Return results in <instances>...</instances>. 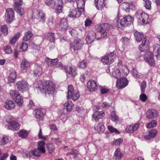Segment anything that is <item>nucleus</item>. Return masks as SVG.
Instances as JSON below:
<instances>
[{
    "label": "nucleus",
    "instance_id": "obj_1",
    "mask_svg": "<svg viewBox=\"0 0 160 160\" xmlns=\"http://www.w3.org/2000/svg\"><path fill=\"white\" fill-rule=\"evenodd\" d=\"M134 37L138 42H140L143 38L141 44L139 47V50L146 53L144 54V59L150 66H154L155 63L153 58V56H155L158 60H160V47L157 44L153 47L152 53V52H147L149 47L148 38L147 37H144V35L137 31L134 33Z\"/></svg>",
    "mask_w": 160,
    "mask_h": 160
},
{
    "label": "nucleus",
    "instance_id": "obj_2",
    "mask_svg": "<svg viewBox=\"0 0 160 160\" xmlns=\"http://www.w3.org/2000/svg\"><path fill=\"white\" fill-rule=\"evenodd\" d=\"M50 81L37 82L36 88L39 90L41 93H44L46 97L50 96Z\"/></svg>",
    "mask_w": 160,
    "mask_h": 160
},
{
    "label": "nucleus",
    "instance_id": "obj_3",
    "mask_svg": "<svg viewBox=\"0 0 160 160\" xmlns=\"http://www.w3.org/2000/svg\"><path fill=\"white\" fill-rule=\"evenodd\" d=\"M133 20V17L129 15L126 16L121 19H118L117 24H116V25L118 28L122 29L125 27L132 24Z\"/></svg>",
    "mask_w": 160,
    "mask_h": 160
},
{
    "label": "nucleus",
    "instance_id": "obj_4",
    "mask_svg": "<svg viewBox=\"0 0 160 160\" xmlns=\"http://www.w3.org/2000/svg\"><path fill=\"white\" fill-rule=\"evenodd\" d=\"M116 57L114 52L106 53L102 56L101 59V61L103 64L109 65L114 62V59Z\"/></svg>",
    "mask_w": 160,
    "mask_h": 160
},
{
    "label": "nucleus",
    "instance_id": "obj_5",
    "mask_svg": "<svg viewBox=\"0 0 160 160\" xmlns=\"http://www.w3.org/2000/svg\"><path fill=\"white\" fill-rule=\"evenodd\" d=\"M135 16L138 20V22L140 24H144L148 18V15L141 10H138L135 13Z\"/></svg>",
    "mask_w": 160,
    "mask_h": 160
},
{
    "label": "nucleus",
    "instance_id": "obj_6",
    "mask_svg": "<svg viewBox=\"0 0 160 160\" xmlns=\"http://www.w3.org/2000/svg\"><path fill=\"white\" fill-rule=\"evenodd\" d=\"M67 97L68 99L71 98L73 100L75 101L78 99L80 97V95L78 91H74L73 86L71 85L68 87V91Z\"/></svg>",
    "mask_w": 160,
    "mask_h": 160
},
{
    "label": "nucleus",
    "instance_id": "obj_7",
    "mask_svg": "<svg viewBox=\"0 0 160 160\" xmlns=\"http://www.w3.org/2000/svg\"><path fill=\"white\" fill-rule=\"evenodd\" d=\"M16 86L18 90L22 92L28 91L29 88L27 81L24 80L18 81L16 83Z\"/></svg>",
    "mask_w": 160,
    "mask_h": 160
},
{
    "label": "nucleus",
    "instance_id": "obj_8",
    "mask_svg": "<svg viewBox=\"0 0 160 160\" xmlns=\"http://www.w3.org/2000/svg\"><path fill=\"white\" fill-rule=\"evenodd\" d=\"M52 8L55 9L56 13H59L62 11L63 2L62 0H56L54 2L51 0Z\"/></svg>",
    "mask_w": 160,
    "mask_h": 160
},
{
    "label": "nucleus",
    "instance_id": "obj_9",
    "mask_svg": "<svg viewBox=\"0 0 160 160\" xmlns=\"http://www.w3.org/2000/svg\"><path fill=\"white\" fill-rule=\"evenodd\" d=\"M84 12L82 11L78 8L71 9L69 12L68 16L73 19L79 17L82 14H84Z\"/></svg>",
    "mask_w": 160,
    "mask_h": 160
},
{
    "label": "nucleus",
    "instance_id": "obj_10",
    "mask_svg": "<svg viewBox=\"0 0 160 160\" xmlns=\"http://www.w3.org/2000/svg\"><path fill=\"white\" fill-rule=\"evenodd\" d=\"M5 17L7 23H11L15 18L13 10L11 8L7 9L5 13Z\"/></svg>",
    "mask_w": 160,
    "mask_h": 160
},
{
    "label": "nucleus",
    "instance_id": "obj_11",
    "mask_svg": "<svg viewBox=\"0 0 160 160\" xmlns=\"http://www.w3.org/2000/svg\"><path fill=\"white\" fill-rule=\"evenodd\" d=\"M83 46V44L79 39H77L74 42L70 44V47L71 50H72L74 52L78 51Z\"/></svg>",
    "mask_w": 160,
    "mask_h": 160
},
{
    "label": "nucleus",
    "instance_id": "obj_12",
    "mask_svg": "<svg viewBox=\"0 0 160 160\" xmlns=\"http://www.w3.org/2000/svg\"><path fill=\"white\" fill-rule=\"evenodd\" d=\"M117 80L116 82V87L118 88H123L126 87L128 84V81L125 78H120Z\"/></svg>",
    "mask_w": 160,
    "mask_h": 160
},
{
    "label": "nucleus",
    "instance_id": "obj_13",
    "mask_svg": "<svg viewBox=\"0 0 160 160\" xmlns=\"http://www.w3.org/2000/svg\"><path fill=\"white\" fill-rule=\"evenodd\" d=\"M87 87L90 91H95L98 89L96 82L94 80H89L87 83Z\"/></svg>",
    "mask_w": 160,
    "mask_h": 160
},
{
    "label": "nucleus",
    "instance_id": "obj_14",
    "mask_svg": "<svg viewBox=\"0 0 160 160\" xmlns=\"http://www.w3.org/2000/svg\"><path fill=\"white\" fill-rule=\"evenodd\" d=\"M7 125L9 129L13 130H18L20 128L19 124L16 122L10 121L7 122Z\"/></svg>",
    "mask_w": 160,
    "mask_h": 160
},
{
    "label": "nucleus",
    "instance_id": "obj_15",
    "mask_svg": "<svg viewBox=\"0 0 160 160\" xmlns=\"http://www.w3.org/2000/svg\"><path fill=\"white\" fill-rule=\"evenodd\" d=\"M68 27V25L66 19L65 18H62L59 24V30L62 32H65L67 30Z\"/></svg>",
    "mask_w": 160,
    "mask_h": 160
},
{
    "label": "nucleus",
    "instance_id": "obj_16",
    "mask_svg": "<svg viewBox=\"0 0 160 160\" xmlns=\"http://www.w3.org/2000/svg\"><path fill=\"white\" fill-rule=\"evenodd\" d=\"M105 116V113L102 111H95L92 115V118L96 122L98 121L99 119H102Z\"/></svg>",
    "mask_w": 160,
    "mask_h": 160
},
{
    "label": "nucleus",
    "instance_id": "obj_17",
    "mask_svg": "<svg viewBox=\"0 0 160 160\" xmlns=\"http://www.w3.org/2000/svg\"><path fill=\"white\" fill-rule=\"evenodd\" d=\"M34 113L35 117L38 120L40 121L43 119L45 114L44 110L41 109H37L35 111Z\"/></svg>",
    "mask_w": 160,
    "mask_h": 160
},
{
    "label": "nucleus",
    "instance_id": "obj_18",
    "mask_svg": "<svg viewBox=\"0 0 160 160\" xmlns=\"http://www.w3.org/2000/svg\"><path fill=\"white\" fill-rule=\"evenodd\" d=\"M147 118L152 119L156 117L158 115V112L157 111L154 109H149L146 113Z\"/></svg>",
    "mask_w": 160,
    "mask_h": 160
},
{
    "label": "nucleus",
    "instance_id": "obj_19",
    "mask_svg": "<svg viewBox=\"0 0 160 160\" xmlns=\"http://www.w3.org/2000/svg\"><path fill=\"white\" fill-rule=\"evenodd\" d=\"M57 93L56 85L54 82L51 81V97H53L54 102L56 99Z\"/></svg>",
    "mask_w": 160,
    "mask_h": 160
},
{
    "label": "nucleus",
    "instance_id": "obj_20",
    "mask_svg": "<svg viewBox=\"0 0 160 160\" xmlns=\"http://www.w3.org/2000/svg\"><path fill=\"white\" fill-rule=\"evenodd\" d=\"M15 106V104L14 101L11 100L6 101L4 104V108L8 110H12L14 109Z\"/></svg>",
    "mask_w": 160,
    "mask_h": 160
},
{
    "label": "nucleus",
    "instance_id": "obj_21",
    "mask_svg": "<svg viewBox=\"0 0 160 160\" xmlns=\"http://www.w3.org/2000/svg\"><path fill=\"white\" fill-rule=\"evenodd\" d=\"M30 63L29 61L25 58H23L20 64L21 70L22 71L26 70L29 67Z\"/></svg>",
    "mask_w": 160,
    "mask_h": 160
},
{
    "label": "nucleus",
    "instance_id": "obj_22",
    "mask_svg": "<svg viewBox=\"0 0 160 160\" xmlns=\"http://www.w3.org/2000/svg\"><path fill=\"white\" fill-rule=\"evenodd\" d=\"M101 28L99 31L100 33L102 36L104 37L107 35L106 30L109 28V25L107 23H105L101 25Z\"/></svg>",
    "mask_w": 160,
    "mask_h": 160
},
{
    "label": "nucleus",
    "instance_id": "obj_23",
    "mask_svg": "<svg viewBox=\"0 0 160 160\" xmlns=\"http://www.w3.org/2000/svg\"><path fill=\"white\" fill-rule=\"evenodd\" d=\"M45 14L44 12L41 9H39L36 11V15L35 16V18L39 20H42L44 21Z\"/></svg>",
    "mask_w": 160,
    "mask_h": 160
},
{
    "label": "nucleus",
    "instance_id": "obj_24",
    "mask_svg": "<svg viewBox=\"0 0 160 160\" xmlns=\"http://www.w3.org/2000/svg\"><path fill=\"white\" fill-rule=\"evenodd\" d=\"M64 70L67 73L71 75V76L74 77L76 75V72L74 69H73L72 67H64Z\"/></svg>",
    "mask_w": 160,
    "mask_h": 160
},
{
    "label": "nucleus",
    "instance_id": "obj_25",
    "mask_svg": "<svg viewBox=\"0 0 160 160\" xmlns=\"http://www.w3.org/2000/svg\"><path fill=\"white\" fill-rule=\"evenodd\" d=\"M95 4L98 10H102L106 4L104 0H95Z\"/></svg>",
    "mask_w": 160,
    "mask_h": 160
},
{
    "label": "nucleus",
    "instance_id": "obj_26",
    "mask_svg": "<svg viewBox=\"0 0 160 160\" xmlns=\"http://www.w3.org/2000/svg\"><path fill=\"white\" fill-rule=\"evenodd\" d=\"M42 68L40 65L36 64L35 66V68L33 71L34 75L36 76H39L42 73Z\"/></svg>",
    "mask_w": 160,
    "mask_h": 160
},
{
    "label": "nucleus",
    "instance_id": "obj_27",
    "mask_svg": "<svg viewBox=\"0 0 160 160\" xmlns=\"http://www.w3.org/2000/svg\"><path fill=\"white\" fill-rule=\"evenodd\" d=\"M86 0H78L76 1L77 8L80 9L82 12H84V6Z\"/></svg>",
    "mask_w": 160,
    "mask_h": 160
},
{
    "label": "nucleus",
    "instance_id": "obj_28",
    "mask_svg": "<svg viewBox=\"0 0 160 160\" xmlns=\"http://www.w3.org/2000/svg\"><path fill=\"white\" fill-rule=\"evenodd\" d=\"M17 77V74L15 72H12L10 74L8 78V82L13 83Z\"/></svg>",
    "mask_w": 160,
    "mask_h": 160
},
{
    "label": "nucleus",
    "instance_id": "obj_29",
    "mask_svg": "<svg viewBox=\"0 0 160 160\" xmlns=\"http://www.w3.org/2000/svg\"><path fill=\"white\" fill-rule=\"evenodd\" d=\"M16 103L19 106H22L23 104V98L20 95V93L14 99Z\"/></svg>",
    "mask_w": 160,
    "mask_h": 160
},
{
    "label": "nucleus",
    "instance_id": "obj_30",
    "mask_svg": "<svg viewBox=\"0 0 160 160\" xmlns=\"http://www.w3.org/2000/svg\"><path fill=\"white\" fill-rule=\"evenodd\" d=\"M114 156L115 159L120 160L123 156V154L121 152L120 149L117 148L114 152Z\"/></svg>",
    "mask_w": 160,
    "mask_h": 160
},
{
    "label": "nucleus",
    "instance_id": "obj_31",
    "mask_svg": "<svg viewBox=\"0 0 160 160\" xmlns=\"http://www.w3.org/2000/svg\"><path fill=\"white\" fill-rule=\"evenodd\" d=\"M73 105L72 102L68 100L67 102L64 104V108L66 109L68 112L70 111L72 109Z\"/></svg>",
    "mask_w": 160,
    "mask_h": 160
},
{
    "label": "nucleus",
    "instance_id": "obj_32",
    "mask_svg": "<svg viewBox=\"0 0 160 160\" xmlns=\"http://www.w3.org/2000/svg\"><path fill=\"white\" fill-rule=\"evenodd\" d=\"M96 38V33L93 32L92 34H89L86 38V41L88 43L92 42Z\"/></svg>",
    "mask_w": 160,
    "mask_h": 160
},
{
    "label": "nucleus",
    "instance_id": "obj_33",
    "mask_svg": "<svg viewBox=\"0 0 160 160\" xmlns=\"http://www.w3.org/2000/svg\"><path fill=\"white\" fill-rule=\"evenodd\" d=\"M95 129L99 133L102 132L105 129V127L102 123H100L94 127Z\"/></svg>",
    "mask_w": 160,
    "mask_h": 160
},
{
    "label": "nucleus",
    "instance_id": "obj_34",
    "mask_svg": "<svg viewBox=\"0 0 160 160\" xmlns=\"http://www.w3.org/2000/svg\"><path fill=\"white\" fill-rule=\"evenodd\" d=\"M45 142L43 141H39L38 142V149L42 153H44L45 152Z\"/></svg>",
    "mask_w": 160,
    "mask_h": 160
},
{
    "label": "nucleus",
    "instance_id": "obj_35",
    "mask_svg": "<svg viewBox=\"0 0 160 160\" xmlns=\"http://www.w3.org/2000/svg\"><path fill=\"white\" fill-rule=\"evenodd\" d=\"M18 135L19 137L22 138H26L28 135V133L27 130L21 129L18 132Z\"/></svg>",
    "mask_w": 160,
    "mask_h": 160
},
{
    "label": "nucleus",
    "instance_id": "obj_36",
    "mask_svg": "<svg viewBox=\"0 0 160 160\" xmlns=\"http://www.w3.org/2000/svg\"><path fill=\"white\" fill-rule=\"evenodd\" d=\"M129 6L130 4L129 3L125 2L122 3L121 8L122 10L125 11L127 12H129Z\"/></svg>",
    "mask_w": 160,
    "mask_h": 160
},
{
    "label": "nucleus",
    "instance_id": "obj_37",
    "mask_svg": "<svg viewBox=\"0 0 160 160\" xmlns=\"http://www.w3.org/2000/svg\"><path fill=\"white\" fill-rule=\"evenodd\" d=\"M33 35V34L31 31H28L25 33L24 36L23 38V40L25 41H29Z\"/></svg>",
    "mask_w": 160,
    "mask_h": 160
},
{
    "label": "nucleus",
    "instance_id": "obj_38",
    "mask_svg": "<svg viewBox=\"0 0 160 160\" xmlns=\"http://www.w3.org/2000/svg\"><path fill=\"white\" fill-rule=\"evenodd\" d=\"M110 117L112 121L116 123L119 121L118 117L116 115L115 112L113 111L110 114Z\"/></svg>",
    "mask_w": 160,
    "mask_h": 160
},
{
    "label": "nucleus",
    "instance_id": "obj_39",
    "mask_svg": "<svg viewBox=\"0 0 160 160\" xmlns=\"http://www.w3.org/2000/svg\"><path fill=\"white\" fill-rule=\"evenodd\" d=\"M41 153L40 151L38 149H35L31 150L30 152V155L32 156H34L36 157H39L40 156V153Z\"/></svg>",
    "mask_w": 160,
    "mask_h": 160
},
{
    "label": "nucleus",
    "instance_id": "obj_40",
    "mask_svg": "<svg viewBox=\"0 0 160 160\" xmlns=\"http://www.w3.org/2000/svg\"><path fill=\"white\" fill-rule=\"evenodd\" d=\"M112 76L118 79L121 78V72L119 69H117L115 72H112Z\"/></svg>",
    "mask_w": 160,
    "mask_h": 160
},
{
    "label": "nucleus",
    "instance_id": "obj_41",
    "mask_svg": "<svg viewBox=\"0 0 160 160\" xmlns=\"http://www.w3.org/2000/svg\"><path fill=\"white\" fill-rule=\"evenodd\" d=\"M157 125V121L155 120H153L150 122L147 123L146 126L147 128H150L154 127Z\"/></svg>",
    "mask_w": 160,
    "mask_h": 160
},
{
    "label": "nucleus",
    "instance_id": "obj_42",
    "mask_svg": "<svg viewBox=\"0 0 160 160\" xmlns=\"http://www.w3.org/2000/svg\"><path fill=\"white\" fill-rule=\"evenodd\" d=\"M9 141L8 138L6 137H2L0 138V145L3 146L8 143Z\"/></svg>",
    "mask_w": 160,
    "mask_h": 160
},
{
    "label": "nucleus",
    "instance_id": "obj_43",
    "mask_svg": "<svg viewBox=\"0 0 160 160\" xmlns=\"http://www.w3.org/2000/svg\"><path fill=\"white\" fill-rule=\"evenodd\" d=\"M15 6V10L18 13L22 16L24 13V10L23 8L20 7V6Z\"/></svg>",
    "mask_w": 160,
    "mask_h": 160
},
{
    "label": "nucleus",
    "instance_id": "obj_44",
    "mask_svg": "<svg viewBox=\"0 0 160 160\" xmlns=\"http://www.w3.org/2000/svg\"><path fill=\"white\" fill-rule=\"evenodd\" d=\"M19 92L17 90H11L10 91L9 94L11 97L14 100Z\"/></svg>",
    "mask_w": 160,
    "mask_h": 160
},
{
    "label": "nucleus",
    "instance_id": "obj_45",
    "mask_svg": "<svg viewBox=\"0 0 160 160\" xmlns=\"http://www.w3.org/2000/svg\"><path fill=\"white\" fill-rule=\"evenodd\" d=\"M4 51L7 54H9L12 52V49L10 46H5L3 48Z\"/></svg>",
    "mask_w": 160,
    "mask_h": 160
},
{
    "label": "nucleus",
    "instance_id": "obj_46",
    "mask_svg": "<svg viewBox=\"0 0 160 160\" xmlns=\"http://www.w3.org/2000/svg\"><path fill=\"white\" fill-rule=\"evenodd\" d=\"M1 30L2 32L6 36L8 33V28L7 25H4L1 27Z\"/></svg>",
    "mask_w": 160,
    "mask_h": 160
},
{
    "label": "nucleus",
    "instance_id": "obj_47",
    "mask_svg": "<svg viewBox=\"0 0 160 160\" xmlns=\"http://www.w3.org/2000/svg\"><path fill=\"white\" fill-rule=\"evenodd\" d=\"M145 3L144 7L145 8L148 10H150L151 8V2L149 0L144 1Z\"/></svg>",
    "mask_w": 160,
    "mask_h": 160
},
{
    "label": "nucleus",
    "instance_id": "obj_48",
    "mask_svg": "<svg viewBox=\"0 0 160 160\" xmlns=\"http://www.w3.org/2000/svg\"><path fill=\"white\" fill-rule=\"evenodd\" d=\"M28 47V44L26 42H22L20 48V49L21 50V52H24L26 51Z\"/></svg>",
    "mask_w": 160,
    "mask_h": 160
},
{
    "label": "nucleus",
    "instance_id": "obj_49",
    "mask_svg": "<svg viewBox=\"0 0 160 160\" xmlns=\"http://www.w3.org/2000/svg\"><path fill=\"white\" fill-rule=\"evenodd\" d=\"M108 128L109 130L111 132H115L117 134L120 133V132L117 129L114 128L112 126H108Z\"/></svg>",
    "mask_w": 160,
    "mask_h": 160
},
{
    "label": "nucleus",
    "instance_id": "obj_50",
    "mask_svg": "<svg viewBox=\"0 0 160 160\" xmlns=\"http://www.w3.org/2000/svg\"><path fill=\"white\" fill-rule=\"evenodd\" d=\"M38 137L39 139L44 140H46L47 137V136H43L42 130L41 128L40 129L39 131L38 134Z\"/></svg>",
    "mask_w": 160,
    "mask_h": 160
},
{
    "label": "nucleus",
    "instance_id": "obj_51",
    "mask_svg": "<svg viewBox=\"0 0 160 160\" xmlns=\"http://www.w3.org/2000/svg\"><path fill=\"white\" fill-rule=\"evenodd\" d=\"M146 87V82L145 81H143L141 83L140 85L141 90V93H144L145 92V88Z\"/></svg>",
    "mask_w": 160,
    "mask_h": 160
},
{
    "label": "nucleus",
    "instance_id": "obj_52",
    "mask_svg": "<svg viewBox=\"0 0 160 160\" xmlns=\"http://www.w3.org/2000/svg\"><path fill=\"white\" fill-rule=\"evenodd\" d=\"M157 133V131L156 129H153L150 130L148 132L149 134L152 138H154L156 135Z\"/></svg>",
    "mask_w": 160,
    "mask_h": 160
},
{
    "label": "nucleus",
    "instance_id": "obj_53",
    "mask_svg": "<svg viewBox=\"0 0 160 160\" xmlns=\"http://www.w3.org/2000/svg\"><path fill=\"white\" fill-rule=\"evenodd\" d=\"M139 99L142 102H144L147 100V97L144 93H142V94L140 95Z\"/></svg>",
    "mask_w": 160,
    "mask_h": 160
},
{
    "label": "nucleus",
    "instance_id": "obj_54",
    "mask_svg": "<svg viewBox=\"0 0 160 160\" xmlns=\"http://www.w3.org/2000/svg\"><path fill=\"white\" fill-rule=\"evenodd\" d=\"M86 62L85 60H83L82 62H79V67L81 68H84L86 67Z\"/></svg>",
    "mask_w": 160,
    "mask_h": 160
},
{
    "label": "nucleus",
    "instance_id": "obj_55",
    "mask_svg": "<svg viewBox=\"0 0 160 160\" xmlns=\"http://www.w3.org/2000/svg\"><path fill=\"white\" fill-rule=\"evenodd\" d=\"M126 132L128 133H132L134 132L132 125H128L126 129Z\"/></svg>",
    "mask_w": 160,
    "mask_h": 160
},
{
    "label": "nucleus",
    "instance_id": "obj_56",
    "mask_svg": "<svg viewBox=\"0 0 160 160\" xmlns=\"http://www.w3.org/2000/svg\"><path fill=\"white\" fill-rule=\"evenodd\" d=\"M100 92L102 94H104L109 92V90L108 89L103 87H100Z\"/></svg>",
    "mask_w": 160,
    "mask_h": 160
},
{
    "label": "nucleus",
    "instance_id": "obj_57",
    "mask_svg": "<svg viewBox=\"0 0 160 160\" xmlns=\"http://www.w3.org/2000/svg\"><path fill=\"white\" fill-rule=\"evenodd\" d=\"M132 75L134 77L137 78H140V76L138 74V72L135 69L133 68L132 70Z\"/></svg>",
    "mask_w": 160,
    "mask_h": 160
},
{
    "label": "nucleus",
    "instance_id": "obj_58",
    "mask_svg": "<svg viewBox=\"0 0 160 160\" xmlns=\"http://www.w3.org/2000/svg\"><path fill=\"white\" fill-rule=\"evenodd\" d=\"M55 40V35L54 33L51 32V42L53 43L54 44L52 45V48L55 47L54 42Z\"/></svg>",
    "mask_w": 160,
    "mask_h": 160
},
{
    "label": "nucleus",
    "instance_id": "obj_59",
    "mask_svg": "<svg viewBox=\"0 0 160 160\" xmlns=\"http://www.w3.org/2000/svg\"><path fill=\"white\" fill-rule=\"evenodd\" d=\"M78 154V151H77V150L73 149H72L71 151L69 152L67 154V156H68L70 154H71L72 155H74L75 157Z\"/></svg>",
    "mask_w": 160,
    "mask_h": 160
},
{
    "label": "nucleus",
    "instance_id": "obj_60",
    "mask_svg": "<svg viewBox=\"0 0 160 160\" xmlns=\"http://www.w3.org/2000/svg\"><path fill=\"white\" fill-rule=\"evenodd\" d=\"M58 61V60L57 58L53 59H51V66L57 65Z\"/></svg>",
    "mask_w": 160,
    "mask_h": 160
},
{
    "label": "nucleus",
    "instance_id": "obj_61",
    "mask_svg": "<svg viewBox=\"0 0 160 160\" xmlns=\"http://www.w3.org/2000/svg\"><path fill=\"white\" fill-rule=\"evenodd\" d=\"M140 122H138L132 125L133 129L134 131L137 130L139 127Z\"/></svg>",
    "mask_w": 160,
    "mask_h": 160
},
{
    "label": "nucleus",
    "instance_id": "obj_62",
    "mask_svg": "<svg viewBox=\"0 0 160 160\" xmlns=\"http://www.w3.org/2000/svg\"><path fill=\"white\" fill-rule=\"evenodd\" d=\"M110 105L109 103L107 102H103L102 104V107L103 108H109Z\"/></svg>",
    "mask_w": 160,
    "mask_h": 160
},
{
    "label": "nucleus",
    "instance_id": "obj_63",
    "mask_svg": "<svg viewBox=\"0 0 160 160\" xmlns=\"http://www.w3.org/2000/svg\"><path fill=\"white\" fill-rule=\"evenodd\" d=\"M15 1L14 6H21L22 2V0H14Z\"/></svg>",
    "mask_w": 160,
    "mask_h": 160
},
{
    "label": "nucleus",
    "instance_id": "obj_64",
    "mask_svg": "<svg viewBox=\"0 0 160 160\" xmlns=\"http://www.w3.org/2000/svg\"><path fill=\"white\" fill-rule=\"evenodd\" d=\"M92 23V21L89 19H87L85 21V25L86 26H89Z\"/></svg>",
    "mask_w": 160,
    "mask_h": 160
}]
</instances>
